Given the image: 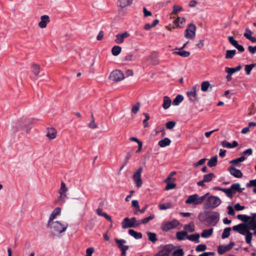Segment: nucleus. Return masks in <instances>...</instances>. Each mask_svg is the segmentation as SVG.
I'll use <instances>...</instances> for the list:
<instances>
[{
    "label": "nucleus",
    "instance_id": "31",
    "mask_svg": "<svg viewBox=\"0 0 256 256\" xmlns=\"http://www.w3.org/2000/svg\"><path fill=\"white\" fill-rule=\"evenodd\" d=\"M68 191V188L66 186L65 183L62 182L60 184V188L58 190L59 194H67L66 192Z\"/></svg>",
    "mask_w": 256,
    "mask_h": 256
},
{
    "label": "nucleus",
    "instance_id": "41",
    "mask_svg": "<svg viewBox=\"0 0 256 256\" xmlns=\"http://www.w3.org/2000/svg\"><path fill=\"white\" fill-rule=\"evenodd\" d=\"M159 208L160 210H165L169 208H172V204L171 203H166V204H160Z\"/></svg>",
    "mask_w": 256,
    "mask_h": 256
},
{
    "label": "nucleus",
    "instance_id": "28",
    "mask_svg": "<svg viewBox=\"0 0 256 256\" xmlns=\"http://www.w3.org/2000/svg\"><path fill=\"white\" fill-rule=\"evenodd\" d=\"M186 238L188 240L194 242L196 243H198L200 242V234H198L187 236Z\"/></svg>",
    "mask_w": 256,
    "mask_h": 256
},
{
    "label": "nucleus",
    "instance_id": "60",
    "mask_svg": "<svg viewBox=\"0 0 256 256\" xmlns=\"http://www.w3.org/2000/svg\"><path fill=\"white\" fill-rule=\"evenodd\" d=\"M88 127L92 129H96L98 128V125L96 124L94 120H92L88 124Z\"/></svg>",
    "mask_w": 256,
    "mask_h": 256
},
{
    "label": "nucleus",
    "instance_id": "29",
    "mask_svg": "<svg viewBox=\"0 0 256 256\" xmlns=\"http://www.w3.org/2000/svg\"><path fill=\"white\" fill-rule=\"evenodd\" d=\"M213 233V228L204 230L201 234V236L203 238H208L210 237Z\"/></svg>",
    "mask_w": 256,
    "mask_h": 256
},
{
    "label": "nucleus",
    "instance_id": "37",
    "mask_svg": "<svg viewBox=\"0 0 256 256\" xmlns=\"http://www.w3.org/2000/svg\"><path fill=\"white\" fill-rule=\"evenodd\" d=\"M186 20L184 18L178 17L174 20V23L178 27L181 28L180 24H184L185 23Z\"/></svg>",
    "mask_w": 256,
    "mask_h": 256
},
{
    "label": "nucleus",
    "instance_id": "27",
    "mask_svg": "<svg viewBox=\"0 0 256 256\" xmlns=\"http://www.w3.org/2000/svg\"><path fill=\"white\" fill-rule=\"evenodd\" d=\"M171 140L168 138H166L163 140L158 142V145L161 148H164L170 144Z\"/></svg>",
    "mask_w": 256,
    "mask_h": 256
},
{
    "label": "nucleus",
    "instance_id": "64",
    "mask_svg": "<svg viewBox=\"0 0 256 256\" xmlns=\"http://www.w3.org/2000/svg\"><path fill=\"white\" fill-rule=\"evenodd\" d=\"M228 214L230 216H234L235 212L232 206H228Z\"/></svg>",
    "mask_w": 256,
    "mask_h": 256
},
{
    "label": "nucleus",
    "instance_id": "8",
    "mask_svg": "<svg viewBox=\"0 0 256 256\" xmlns=\"http://www.w3.org/2000/svg\"><path fill=\"white\" fill-rule=\"evenodd\" d=\"M110 78L114 82H118L124 79L123 72L120 70H115L110 73Z\"/></svg>",
    "mask_w": 256,
    "mask_h": 256
},
{
    "label": "nucleus",
    "instance_id": "18",
    "mask_svg": "<svg viewBox=\"0 0 256 256\" xmlns=\"http://www.w3.org/2000/svg\"><path fill=\"white\" fill-rule=\"evenodd\" d=\"M116 242L118 246V247L121 250H128L129 246L124 244L126 242V240L124 239H118L117 238H115Z\"/></svg>",
    "mask_w": 256,
    "mask_h": 256
},
{
    "label": "nucleus",
    "instance_id": "57",
    "mask_svg": "<svg viewBox=\"0 0 256 256\" xmlns=\"http://www.w3.org/2000/svg\"><path fill=\"white\" fill-rule=\"evenodd\" d=\"M132 206L136 208V210L134 212V214H136L138 209L140 208L138 201L137 200H133L132 201Z\"/></svg>",
    "mask_w": 256,
    "mask_h": 256
},
{
    "label": "nucleus",
    "instance_id": "13",
    "mask_svg": "<svg viewBox=\"0 0 256 256\" xmlns=\"http://www.w3.org/2000/svg\"><path fill=\"white\" fill-rule=\"evenodd\" d=\"M174 249L172 245H166L158 252V255L163 256H168Z\"/></svg>",
    "mask_w": 256,
    "mask_h": 256
},
{
    "label": "nucleus",
    "instance_id": "2",
    "mask_svg": "<svg viewBox=\"0 0 256 256\" xmlns=\"http://www.w3.org/2000/svg\"><path fill=\"white\" fill-rule=\"evenodd\" d=\"M198 218L201 221L206 220L212 226H215L220 219V214L216 212H206L204 214L200 213Z\"/></svg>",
    "mask_w": 256,
    "mask_h": 256
},
{
    "label": "nucleus",
    "instance_id": "6",
    "mask_svg": "<svg viewBox=\"0 0 256 256\" xmlns=\"http://www.w3.org/2000/svg\"><path fill=\"white\" fill-rule=\"evenodd\" d=\"M198 87V85H195L186 92V94L189 100L193 102H196L198 101V98L196 92Z\"/></svg>",
    "mask_w": 256,
    "mask_h": 256
},
{
    "label": "nucleus",
    "instance_id": "30",
    "mask_svg": "<svg viewBox=\"0 0 256 256\" xmlns=\"http://www.w3.org/2000/svg\"><path fill=\"white\" fill-rule=\"evenodd\" d=\"M119 6L122 8H125L130 5L134 0H118Z\"/></svg>",
    "mask_w": 256,
    "mask_h": 256
},
{
    "label": "nucleus",
    "instance_id": "21",
    "mask_svg": "<svg viewBox=\"0 0 256 256\" xmlns=\"http://www.w3.org/2000/svg\"><path fill=\"white\" fill-rule=\"evenodd\" d=\"M248 230H252L256 228V220L251 218L246 224Z\"/></svg>",
    "mask_w": 256,
    "mask_h": 256
},
{
    "label": "nucleus",
    "instance_id": "47",
    "mask_svg": "<svg viewBox=\"0 0 256 256\" xmlns=\"http://www.w3.org/2000/svg\"><path fill=\"white\" fill-rule=\"evenodd\" d=\"M236 54V50H227L226 51V58H232Z\"/></svg>",
    "mask_w": 256,
    "mask_h": 256
},
{
    "label": "nucleus",
    "instance_id": "12",
    "mask_svg": "<svg viewBox=\"0 0 256 256\" xmlns=\"http://www.w3.org/2000/svg\"><path fill=\"white\" fill-rule=\"evenodd\" d=\"M232 230L236 231L242 235H244L248 231L246 226L244 224H240L238 225L234 226L232 227Z\"/></svg>",
    "mask_w": 256,
    "mask_h": 256
},
{
    "label": "nucleus",
    "instance_id": "63",
    "mask_svg": "<svg viewBox=\"0 0 256 256\" xmlns=\"http://www.w3.org/2000/svg\"><path fill=\"white\" fill-rule=\"evenodd\" d=\"M222 145L224 148H231V143L227 142L226 140H224L222 142Z\"/></svg>",
    "mask_w": 256,
    "mask_h": 256
},
{
    "label": "nucleus",
    "instance_id": "36",
    "mask_svg": "<svg viewBox=\"0 0 256 256\" xmlns=\"http://www.w3.org/2000/svg\"><path fill=\"white\" fill-rule=\"evenodd\" d=\"M216 176L213 173H209L208 174H205L204 176V181L206 182H210L214 178H215Z\"/></svg>",
    "mask_w": 256,
    "mask_h": 256
},
{
    "label": "nucleus",
    "instance_id": "1",
    "mask_svg": "<svg viewBox=\"0 0 256 256\" xmlns=\"http://www.w3.org/2000/svg\"><path fill=\"white\" fill-rule=\"evenodd\" d=\"M48 226L54 235L57 236L64 232L66 230L68 224L66 222L56 220L48 224Z\"/></svg>",
    "mask_w": 256,
    "mask_h": 256
},
{
    "label": "nucleus",
    "instance_id": "49",
    "mask_svg": "<svg viewBox=\"0 0 256 256\" xmlns=\"http://www.w3.org/2000/svg\"><path fill=\"white\" fill-rule=\"evenodd\" d=\"M154 218V214H151L148 217L145 218L144 219L140 220V225L141 224H146L150 220H153Z\"/></svg>",
    "mask_w": 256,
    "mask_h": 256
},
{
    "label": "nucleus",
    "instance_id": "61",
    "mask_svg": "<svg viewBox=\"0 0 256 256\" xmlns=\"http://www.w3.org/2000/svg\"><path fill=\"white\" fill-rule=\"evenodd\" d=\"M182 10V7L180 6L174 5V9L172 11V13L174 14H176L178 12H180Z\"/></svg>",
    "mask_w": 256,
    "mask_h": 256
},
{
    "label": "nucleus",
    "instance_id": "33",
    "mask_svg": "<svg viewBox=\"0 0 256 256\" xmlns=\"http://www.w3.org/2000/svg\"><path fill=\"white\" fill-rule=\"evenodd\" d=\"M218 161V156H216L212 158L208 162V165L210 167H213L216 165Z\"/></svg>",
    "mask_w": 256,
    "mask_h": 256
},
{
    "label": "nucleus",
    "instance_id": "56",
    "mask_svg": "<svg viewBox=\"0 0 256 256\" xmlns=\"http://www.w3.org/2000/svg\"><path fill=\"white\" fill-rule=\"evenodd\" d=\"M140 106V104L139 102H138L136 104L134 105L132 109V112L134 114H136L139 110Z\"/></svg>",
    "mask_w": 256,
    "mask_h": 256
},
{
    "label": "nucleus",
    "instance_id": "51",
    "mask_svg": "<svg viewBox=\"0 0 256 256\" xmlns=\"http://www.w3.org/2000/svg\"><path fill=\"white\" fill-rule=\"evenodd\" d=\"M246 158L244 156H242L240 158L232 160L230 162L236 165L238 162H244Z\"/></svg>",
    "mask_w": 256,
    "mask_h": 256
},
{
    "label": "nucleus",
    "instance_id": "44",
    "mask_svg": "<svg viewBox=\"0 0 256 256\" xmlns=\"http://www.w3.org/2000/svg\"><path fill=\"white\" fill-rule=\"evenodd\" d=\"M246 236V242L247 244H251L252 242V234L250 232L249 230H248L246 234H244Z\"/></svg>",
    "mask_w": 256,
    "mask_h": 256
},
{
    "label": "nucleus",
    "instance_id": "62",
    "mask_svg": "<svg viewBox=\"0 0 256 256\" xmlns=\"http://www.w3.org/2000/svg\"><path fill=\"white\" fill-rule=\"evenodd\" d=\"M206 161V158H202L201 160H200L198 162H196L194 164V166H195V167H197L199 166H201L202 164H203Z\"/></svg>",
    "mask_w": 256,
    "mask_h": 256
},
{
    "label": "nucleus",
    "instance_id": "17",
    "mask_svg": "<svg viewBox=\"0 0 256 256\" xmlns=\"http://www.w3.org/2000/svg\"><path fill=\"white\" fill-rule=\"evenodd\" d=\"M61 208H56L50 214L49 219L48 220V224L54 222V220L58 216L60 215Z\"/></svg>",
    "mask_w": 256,
    "mask_h": 256
},
{
    "label": "nucleus",
    "instance_id": "32",
    "mask_svg": "<svg viewBox=\"0 0 256 256\" xmlns=\"http://www.w3.org/2000/svg\"><path fill=\"white\" fill-rule=\"evenodd\" d=\"M184 100V96L182 95H178L172 102V104L174 106H178Z\"/></svg>",
    "mask_w": 256,
    "mask_h": 256
},
{
    "label": "nucleus",
    "instance_id": "53",
    "mask_svg": "<svg viewBox=\"0 0 256 256\" xmlns=\"http://www.w3.org/2000/svg\"><path fill=\"white\" fill-rule=\"evenodd\" d=\"M184 252L182 248H178L172 252L173 256H184Z\"/></svg>",
    "mask_w": 256,
    "mask_h": 256
},
{
    "label": "nucleus",
    "instance_id": "19",
    "mask_svg": "<svg viewBox=\"0 0 256 256\" xmlns=\"http://www.w3.org/2000/svg\"><path fill=\"white\" fill-rule=\"evenodd\" d=\"M49 22L50 19L48 16H42L40 17V21L38 23V26L42 28H44L46 26Z\"/></svg>",
    "mask_w": 256,
    "mask_h": 256
},
{
    "label": "nucleus",
    "instance_id": "58",
    "mask_svg": "<svg viewBox=\"0 0 256 256\" xmlns=\"http://www.w3.org/2000/svg\"><path fill=\"white\" fill-rule=\"evenodd\" d=\"M246 186L248 188H250L251 186L256 187V178L250 180L248 183L246 184Z\"/></svg>",
    "mask_w": 256,
    "mask_h": 256
},
{
    "label": "nucleus",
    "instance_id": "38",
    "mask_svg": "<svg viewBox=\"0 0 256 256\" xmlns=\"http://www.w3.org/2000/svg\"><path fill=\"white\" fill-rule=\"evenodd\" d=\"M176 238L180 240H184L186 238V236H187L186 232H184V231H181L179 232H177L176 234Z\"/></svg>",
    "mask_w": 256,
    "mask_h": 256
},
{
    "label": "nucleus",
    "instance_id": "45",
    "mask_svg": "<svg viewBox=\"0 0 256 256\" xmlns=\"http://www.w3.org/2000/svg\"><path fill=\"white\" fill-rule=\"evenodd\" d=\"M252 34H253V32H252L250 30H248V28H246V32L244 33V36L247 39H248L250 42H252V38H254V37L252 36Z\"/></svg>",
    "mask_w": 256,
    "mask_h": 256
},
{
    "label": "nucleus",
    "instance_id": "25",
    "mask_svg": "<svg viewBox=\"0 0 256 256\" xmlns=\"http://www.w3.org/2000/svg\"><path fill=\"white\" fill-rule=\"evenodd\" d=\"M184 232H192L194 231V224L192 222H190L188 224H186L184 226Z\"/></svg>",
    "mask_w": 256,
    "mask_h": 256
},
{
    "label": "nucleus",
    "instance_id": "55",
    "mask_svg": "<svg viewBox=\"0 0 256 256\" xmlns=\"http://www.w3.org/2000/svg\"><path fill=\"white\" fill-rule=\"evenodd\" d=\"M176 126V122L174 121H169L166 124V127L168 129L170 130L174 128Z\"/></svg>",
    "mask_w": 256,
    "mask_h": 256
},
{
    "label": "nucleus",
    "instance_id": "59",
    "mask_svg": "<svg viewBox=\"0 0 256 256\" xmlns=\"http://www.w3.org/2000/svg\"><path fill=\"white\" fill-rule=\"evenodd\" d=\"M94 248L92 247L88 248L86 250V256H92V254L94 252Z\"/></svg>",
    "mask_w": 256,
    "mask_h": 256
},
{
    "label": "nucleus",
    "instance_id": "20",
    "mask_svg": "<svg viewBox=\"0 0 256 256\" xmlns=\"http://www.w3.org/2000/svg\"><path fill=\"white\" fill-rule=\"evenodd\" d=\"M229 172L232 176L236 178H240L242 176V174L241 171L233 166L229 168Z\"/></svg>",
    "mask_w": 256,
    "mask_h": 256
},
{
    "label": "nucleus",
    "instance_id": "24",
    "mask_svg": "<svg viewBox=\"0 0 256 256\" xmlns=\"http://www.w3.org/2000/svg\"><path fill=\"white\" fill-rule=\"evenodd\" d=\"M214 189L224 192L229 198H231L232 197V192L231 188H223L220 187H215Z\"/></svg>",
    "mask_w": 256,
    "mask_h": 256
},
{
    "label": "nucleus",
    "instance_id": "22",
    "mask_svg": "<svg viewBox=\"0 0 256 256\" xmlns=\"http://www.w3.org/2000/svg\"><path fill=\"white\" fill-rule=\"evenodd\" d=\"M172 104V100L170 97L168 96H164L163 98V104L162 105V108L164 110L168 109Z\"/></svg>",
    "mask_w": 256,
    "mask_h": 256
},
{
    "label": "nucleus",
    "instance_id": "14",
    "mask_svg": "<svg viewBox=\"0 0 256 256\" xmlns=\"http://www.w3.org/2000/svg\"><path fill=\"white\" fill-rule=\"evenodd\" d=\"M130 36L129 33L125 32L123 33L118 34L116 36L114 42L116 44H120L124 42V40Z\"/></svg>",
    "mask_w": 256,
    "mask_h": 256
},
{
    "label": "nucleus",
    "instance_id": "39",
    "mask_svg": "<svg viewBox=\"0 0 256 256\" xmlns=\"http://www.w3.org/2000/svg\"><path fill=\"white\" fill-rule=\"evenodd\" d=\"M237 218L239 220L246 223L250 219L251 217L245 214H238Z\"/></svg>",
    "mask_w": 256,
    "mask_h": 256
},
{
    "label": "nucleus",
    "instance_id": "10",
    "mask_svg": "<svg viewBox=\"0 0 256 256\" xmlns=\"http://www.w3.org/2000/svg\"><path fill=\"white\" fill-rule=\"evenodd\" d=\"M142 171V168H140L136 172H134L133 175L134 180L135 182L136 186L138 188L141 187L142 184V182L141 178V173Z\"/></svg>",
    "mask_w": 256,
    "mask_h": 256
},
{
    "label": "nucleus",
    "instance_id": "46",
    "mask_svg": "<svg viewBox=\"0 0 256 256\" xmlns=\"http://www.w3.org/2000/svg\"><path fill=\"white\" fill-rule=\"evenodd\" d=\"M210 86V83L208 81H204L201 84V90L202 92H206L208 90L209 86Z\"/></svg>",
    "mask_w": 256,
    "mask_h": 256
},
{
    "label": "nucleus",
    "instance_id": "5",
    "mask_svg": "<svg viewBox=\"0 0 256 256\" xmlns=\"http://www.w3.org/2000/svg\"><path fill=\"white\" fill-rule=\"evenodd\" d=\"M140 226V220H136V218H132L130 219L128 218H124L122 222V228L126 229L128 228H136Z\"/></svg>",
    "mask_w": 256,
    "mask_h": 256
},
{
    "label": "nucleus",
    "instance_id": "40",
    "mask_svg": "<svg viewBox=\"0 0 256 256\" xmlns=\"http://www.w3.org/2000/svg\"><path fill=\"white\" fill-rule=\"evenodd\" d=\"M230 188L232 190L238 191L239 192H242V191L244 190V188H240V184L238 183H236V184H232Z\"/></svg>",
    "mask_w": 256,
    "mask_h": 256
},
{
    "label": "nucleus",
    "instance_id": "11",
    "mask_svg": "<svg viewBox=\"0 0 256 256\" xmlns=\"http://www.w3.org/2000/svg\"><path fill=\"white\" fill-rule=\"evenodd\" d=\"M22 128L25 130L26 133H28L30 127V120L27 118H24L20 122V126L16 128V130H18Z\"/></svg>",
    "mask_w": 256,
    "mask_h": 256
},
{
    "label": "nucleus",
    "instance_id": "35",
    "mask_svg": "<svg viewBox=\"0 0 256 256\" xmlns=\"http://www.w3.org/2000/svg\"><path fill=\"white\" fill-rule=\"evenodd\" d=\"M121 50V47L118 46H115L112 48V52L114 56H117L120 53Z\"/></svg>",
    "mask_w": 256,
    "mask_h": 256
},
{
    "label": "nucleus",
    "instance_id": "9",
    "mask_svg": "<svg viewBox=\"0 0 256 256\" xmlns=\"http://www.w3.org/2000/svg\"><path fill=\"white\" fill-rule=\"evenodd\" d=\"M196 26L193 24L188 25V28L186 30L184 36L188 39H192L196 35Z\"/></svg>",
    "mask_w": 256,
    "mask_h": 256
},
{
    "label": "nucleus",
    "instance_id": "23",
    "mask_svg": "<svg viewBox=\"0 0 256 256\" xmlns=\"http://www.w3.org/2000/svg\"><path fill=\"white\" fill-rule=\"evenodd\" d=\"M46 136L50 140H54L56 136V130L53 128H48Z\"/></svg>",
    "mask_w": 256,
    "mask_h": 256
},
{
    "label": "nucleus",
    "instance_id": "3",
    "mask_svg": "<svg viewBox=\"0 0 256 256\" xmlns=\"http://www.w3.org/2000/svg\"><path fill=\"white\" fill-rule=\"evenodd\" d=\"M204 202V208H215L219 206L222 200L218 197L216 196H206Z\"/></svg>",
    "mask_w": 256,
    "mask_h": 256
},
{
    "label": "nucleus",
    "instance_id": "16",
    "mask_svg": "<svg viewBox=\"0 0 256 256\" xmlns=\"http://www.w3.org/2000/svg\"><path fill=\"white\" fill-rule=\"evenodd\" d=\"M228 40L230 43L234 48H236L238 51L240 52H243L244 50V48L243 46L239 44L238 41L235 40L233 36H228Z\"/></svg>",
    "mask_w": 256,
    "mask_h": 256
},
{
    "label": "nucleus",
    "instance_id": "26",
    "mask_svg": "<svg viewBox=\"0 0 256 256\" xmlns=\"http://www.w3.org/2000/svg\"><path fill=\"white\" fill-rule=\"evenodd\" d=\"M128 234L131 236H133L134 238L136 240L140 239L142 238V234L140 232H136L132 229H130L128 230Z\"/></svg>",
    "mask_w": 256,
    "mask_h": 256
},
{
    "label": "nucleus",
    "instance_id": "7",
    "mask_svg": "<svg viewBox=\"0 0 256 256\" xmlns=\"http://www.w3.org/2000/svg\"><path fill=\"white\" fill-rule=\"evenodd\" d=\"M180 224L179 222L176 220H174L172 221L166 222L162 227V229L164 232H167L170 230L175 228Z\"/></svg>",
    "mask_w": 256,
    "mask_h": 256
},
{
    "label": "nucleus",
    "instance_id": "48",
    "mask_svg": "<svg viewBox=\"0 0 256 256\" xmlns=\"http://www.w3.org/2000/svg\"><path fill=\"white\" fill-rule=\"evenodd\" d=\"M230 230L231 228H225L222 235V238L224 239L228 238L230 235Z\"/></svg>",
    "mask_w": 256,
    "mask_h": 256
},
{
    "label": "nucleus",
    "instance_id": "43",
    "mask_svg": "<svg viewBox=\"0 0 256 256\" xmlns=\"http://www.w3.org/2000/svg\"><path fill=\"white\" fill-rule=\"evenodd\" d=\"M66 198H67V194H60V196L58 198V199L56 201V203L60 202L62 204H64L66 202Z\"/></svg>",
    "mask_w": 256,
    "mask_h": 256
},
{
    "label": "nucleus",
    "instance_id": "50",
    "mask_svg": "<svg viewBox=\"0 0 256 256\" xmlns=\"http://www.w3.org/2000/svg\"><path fill=\"white\" fill-rule=\"evenodd\" d=\"M148 236V240L153 242H155L157 238H156V234L155 233L151 232H147Z\"/></svg>",
    "mask_w": 256,
    "mask_h": 256
},
{
    "label": "nucleus",
    "instance_id": "42",
    "mask_svg": "<svg viewBox=\"0 0 256 256\" xmlns=\"http://www.w3.org/2000/svg\"><path fill=\"white\" fill-rule=\"evenodd\" d=\"M32 70L34 74L37 76L40 72V66L37 64H34L32 66Z\"/></svg>",
    "mask_w": 256,
    "mask_h": 256
},
{
    "label": "nucleus",
    "instance_id": "34",
    "mask_svg": "<svg viewBox=\"0 0 256 256\" xmlns=\"http://www.w3.org/2000/svg\"><path fill=\"white\" fill-rule=\"evenodd\" d=\"M174 54L181 56L183 58H187L190 55V52L188 51L182 50H179L178 52H174Z\"/></svg>",
    "mask_w": 256,
    "mask_h": 256
},
{
    "label": "nucleus",
    "instance_id": "54",
    "mask_svg": "<svg viewBox=\"0 0 256 256\" xmlns=\"http://www.w3.org/2000/svg\"><path fill=\"white\" fill-rule=\"evenodd\" d=\"M206 248V246L205 244H200L196 247V252H204Z\"/></svg>",
    "mask_w": 256,
    "mask_h": 256
},
{
    "label": "nucleus",
    "instance_id": "52",
    "mask_svg": "<svg viewBox=\"0 0 256 256\" xmlns=\"http://www.w3.org/2000/svg\"><path fill=\"white\" fill-rule=\"evenodd\" d=\"M256 64H246L245 66L244 70L247 74H249L250 73L252 68L256 66Z\"/></svg>",
    "mask_w": 256,
    "mask_h": 256
},
{
    "label": "nucleus",
    "instance_id": "4",
    "mask_svg": "<svg viewBox=\"0 0 256 256\" xmlns=\"http://www.w3.org/2000/svg\"><path fill=\"white\" fill-rule=\"evenodd\" d=\"M208 194V193H207L201 196H200L198 194H196L190 195L188 196L185 202L186 204H192L193 206L201 204L204 202V200L206 198V196Z\"/></svg>",
    "mask_w": 256,
    "mask_h": 256
},
{
    "label": "nucleus",
    "instance_id": "15",
    "mask_svg": "<svg viewBox=\"0 0 256 256\" xmlns=\"http://www.w3.org/2000/svg\"><path fill=\"white\" fill-rule=\"evenodd\" d=\"M234 242H230L227 245H220L218 246V253L220 254H224L226 252L228 251L231 250L234 246Z\"/></svg>",
    "mask_w": 256,
    "mask_h": 256
}]
</instances>
